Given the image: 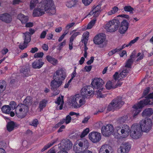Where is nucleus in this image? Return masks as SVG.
Wrapping results in <instances>:
<instances>
[{
    "label": "nucleus",
    "instance_id": "obj_1",
    "mask_svg": "<svg viewBox=\"0 0 153 153\" xmlns=\"http://www.w3.org/2000/svg\"><path fill=\"white\" fill-rule=\"evenodd\" d=\"M45 12L50 15L55 13V7L52 0H45L39 3L36 8L33 10V15L34 17H39L43 15Z\"/></svg>",
    "mask_w": 153,
    "mask_h": 153
},
{
    "label": "nucleus",
    "instance_id": "obj_2",
    "mask_svg": "<svg viewBox=\"0 0 153 153\" xmlns=\"http://www.w3.org/2000/svg\"><path fill=\"white\" fill-rule=\"evenodd\" d=\"M146 99L141 100L137 104L134 105L133 107L134 110L132 113L133 117H135L140 111L139 109L142 108L147 105H152L153 103V93L149 94L146 97Z\"/></svg>",
    "mask_w": 153,
    "mask_h": 153
},
{
    "label": "nucleus",
    "instance_id": "obj_3",
    "mask_svg": "<svg viewBox=\"0 0 153 153\" xmlns=\"http://www.w3.org/2000/svg\"><path fill=\"white\" fill-rule=\"evenodd\" d=\"M103 81L100 78H95L92 81L91 85L93 87L94 91L96 93V94L98 97H103L104 96L102 94L103 92V88L102 86L104 84Z\"/></svg>",
    "mask_w": 153,
    "mask_h": 153
},
{
    "label": "nucleus",
    "instance_id": "obj_4",
    "mask_svg": "<svg viewBox=\"0 0 153 153\" xmlns=\"http://www.w3.org/2000/svg\"><path fill=\"white\" fill-rule=\"evenodd\" d=\"M85 103L86 101L84 97L78 94L72 97L70 104L73 108L77 109L83 105Z\"/></svg>",
    "mask_w": 153,
    "mask_h": 153
},
{
    "label": "nucleus",
    "instance_id": "obj_5",
    "mask_svg": "<svg viewBox=\"0 0 153 153\" xmlns=\"http://www.w3.org/2000/svg\"><path fill=\"white\" fill-rule=\"evenodd\" d=\"M139 126L143 132L147 133L151 129L152 122L150 118H145L142 120L140 122Z\"/></svg>",
    "mask_w": 153,
    "mask_h": 153
},
{
    "label": "nucleus",
    "instance_id": "obj_6",
    "mask_svg": "<svg viewBox=\"0 0 153 153\" xmlns=\"http://www.w3.org/2000/svg\"><path fill=\"white\" fill-rule=\"evenodd\" d=\"M28 110L27 106L23 104H20L16 107V114L18 117L23 118L26 116Z\"/></svg>",
    "mask_w": 153,
    "mask_h": 153
},
{
    "label": "nucleus",
    "instance_id": "obj_7",
    "mask_svg": "<svg viewBox=\"0 0 153 153\" xmlns=\"http://www.w3.org/2000/svg\"><path fill=\"white\" fill-rule=\"evenodd\" d=\"M124 104V102L122 101L121 97H118L113 100L108 105L107 108L109 111H114L119 108Z\"/></svg>",
    "mask_w": 153,
    "mask_h": 153
},
{
    "label": "nucleus",
    "instance_id": "obj_8",
    "mask_svg": "<svg viewBox=\"0 0 153 153\" xmlns=\"http://www.w3.org/2000/svg\"><path fill=\"white\" fill-rule=\"evenodd\" d=\"M142 132L143 131L138 124H134L131 128V136L133 139H137L141 136Z\"/></svg>",
    "mask_w": 153,
    "mask_h": 153
},
{
    "label": "nucleus",
    "instance_id": "obj_9",
    "mask_svg": "<svg viewBox=\"0 0 153 153\" xmlns=\"http://www.w3.org/2000/svg\"><path fill=\"white\" fill-rule=\"evenodd\" d=\"M120 24V22L118 19H114L110 21L106 24L107 31L110 32L115 31L118 29Z\"/></svg>",
    "mask_w": 153,
    "mask_h": 153
},
{
    "label": "nucleus",
    "instance_id": "obj_10",
    "mask_svg": "<svg viewBox=\"0 0 153 153\" xmlns=\"http://www.w3.org/2000/svg\"><path fill=\"white\" fill-rule=\"evenodd\" d=\"M53 80H52L51 82L50 86L51 88V89L53 91H55V92H54L52 96H55L58 94L59 91V90H57V89L62 84L63 82L61 81L55 79H53Z\"/></svg>",
    "mask_w": 153,
    "mask_h": 153
},
{
    "label": "nucleus",
    "instance_id": "obj_11",
    "mask_svg": "<svg viewBox=\"0 0 153 153\" xmlns=\"http://www.w3.org/2000/svg\"><path fill=\"white\" fill-rule=\"evenodd\" d=\"M117 130L118 132L119 131L121 132V137L123 138H126L128 136L130 131L129 126L126 124L117 127Z\"/></svg>",
    "mask_w": 153,
    "mask_h": 153
},
{
    "label": "nucleus",
    "instance_id": "obj_12",
    "mask_svg": "<svg viewBox=\"0 0 153 153\" xmlns=\"http://www.w3.org/2000/svg\"><path fill=\"white\" fill-rule=\"evenodd\" d=\"M59 147L60 150H69L72 146V143L68 139L63 140L59 144Z\"/></svg>",
    "mask_w": 153,
    "mask_h": 153
},
{
    "label": "nucleus",
    "instance_id": "obj_13",
    "mask_svg": "<svg viewBox=\"0 0 153 153\" xmlns=\"http://www.w3.org/2000/svg\"><path fill=\"white\" fill-rule=\"evenodd\" d=\"M93 88L91 86H87L83 87L81 90V94H80L85 98L87 96H91L94 94V91Z\"/></svg>",
    "mask_w": 153,
    "mask_h": 153
},
{
    "label": "nucleus",
    "instance_id": "obj_14",
    "mask_svg": "<svg viewBox=\"0 0 153 153\" xmlns=\"http://www.w3.org/2000/svg\"><path fill=\"white\" fill-rule=\"evenodd\" d=\"M130 69L125 68L119 74L118 72H116L113 75L114 79L115 80L120 81L123 79V78L126 76L128 74Z\"/></svg>",
    "mask_w": 153,
    "mask_h": 153
},
{
    "label": "nucleus",
    "instance_id": "obj_15",
    "mask_svg": "<svg viewBox=\"0 0 153 153\" xmlns=\"http://www.w3.org/2000/svg\"><path fill=\"white\" fill-rule=\"evenodd\" d=\"M88 137L90 140L94 143L99 142L101 138L100 133L96 132H90L89 134Z\"/></svg>",
    "mask_w": 153,
    "mask_h": 153
},
{
    "label": "nucleus",
    "instance_id": "obj_16",
    "mask_svg": "<svg viewBox=\"0 0 153 153\" xmlns=\"http://www.w3.org/2000/svg\"><path fill=\"white\" fill-rule=\"evenodd\" d=\"M65 77V72L61 69L57 70L53 75V79H55L59 80H61L62 82H63Z\"/></svg>",
    "mask_w": 153,
    "mask_h": 153
},
{
    "label": "nucleus",
    "instance_id": "obj_17",
    "mask_svg": "<svg viewBox=\"0 0 153 153\" xmlns=\"http://www.w3.org/2000/svg\"><path fill=\"white\" fill-rule=\"evenodd\" d=\"M113 130V126L111 124H108L102 127L101 131L103 136L108 137L111 134Z\"/></svg>",
    "mask_w": 153,
    "mask_h": 153
},
{
    "label": "nucleus",
    "instance_id": "obj_18",
    "mask_svg": "<svg viewBox=\"0 0 153 153\" xmlns=\"http://www.w3.org/2000/svg\"><path fill=\"white\" fill-rule=\"evenodd\" d=\"M131 146L128 143L122 144L117 149L118 153H128L131 149Z\"/></svg>",
    "mask_w": 153,
    "mask_h": 153
},
{
    "label": "nucleus",
    "instance_id": "obj_19",
    "mask_svg": "<svg viewBox=\"0 0 153 153\" xmlns=\"http://www.w3.org/2000/svg\"><path fill=\"white\" fill-rule=\"evenodd\" d=\"M105 39V35L103 33L99 34L96 36L94 39V42L96 45H100L102 44Z\"/></svg>",
    "mask_w": 153,
    "mask_h": 153
},
{
    "label": "nucleus",
    "instance_id": "obj_20",
    "mask_svg": "<svg viewBox=\"0 0 153 153\" xmlns=\"http://www.w3.org/2000/svg\"><path fill=\"white\" fill-rule=\"evenodd\" d=\"M129 27V23L126 20H123L121 22L119 31L121 34L124 33L128 30Z\"/></svg>",
    "mask_w": 153,
    "mask_h": 153
},
{
    "label": "nucleus",
    "instance_id": "obj_21",
    "mask_svg": "<svg viewBox=\"0 0 153 153\" xmlns=\"http://www.w3.org/2000/svg\"><path fill=\"white\" fill-rule=\"evenodd\" d=\"M78 146H80L82 151L87 149L89 146V143L88 140L85 139H81L77 142Z\"/></svg>",
    "mask_w": 153,
    "mask_h": 153
},
{
    "label": "nucleus",
    "instance_id": "obj_22",
    "mask_svg": "<svg viewBox=\"0 0 153 153\" xmlns=\"http://www.w3.org/2000/svg\"><path fill=\"white\" fill-rule=\"evenodd\" d=\"M0 20L6 23H9L11 22L12 18L10 14L5 13L0 14Z\"/></svg>",
    "mask_w": 153,
    "mask_h": 153
},
{
    "label": "nucleus",
    "instance_id": "obj_23",
    "mask_svg": "<svg viewBox=\"0 0 153 153\" xmlns=\"http://www.w3.org/2000/svg\"><path fill=\"white\" fill-rule=\"evenodd\" d=\"M112 152L113 149L112 147L107 144L102 146L100 151V153H111Z\"/></svg>",
    "mask_w": 153,
    "mask_h": 153
},
{
    "label": "nucleus",
    "instance_id": "obj_24",
    "mask_svg": "<svg viewBox=\"0 0 153 153\" xmlns=\"http://www.w3.org/2000/svg\"><path fill=\"white\" fill-rule=\"evenodd\" d=\"M135 51H134L132 52V54L130 56V58L128 59L125 65V67H127L128 68H131V65L132 64L134 60H135Z\"/></svg>",
    "mask_w": 153,
    "mask_h": 153
},
{
    "label": "nucleus",
    "instance_id": "obj_25",
    "mask_svg": "<svg viewBox=\"0 0 153 153\" xmlns=\"http://www.w3.org/2000/svg\"><path fill=\"white\" fill-rule=\"evenodd\" d=\"M44 64V62L42 61V59H40L36 60L32 63V67L35 69H39Z\"/></svg>",
    "mask_w": 153,
    "mask_h": 153
},
{
    "label": "nucleus",
    "instance_id": "obj_26",
    "mask_svg": "<svg viewBox=\"0 0 153 153\" xmlns=\"http://www.w3.org/2000/svg\"><path fill=\"white\" fill-rule=\"evenodd\" d=\"M153 113V111L152 108H147L144 110L142 113V115L143 117L150 116Z\"/></svg>",
    "mask_w": 153,
    "mask_h": 153
},
{
    "label": "nucleus",
    "instance_id": "obj_27",
    "mask_svg": "<svg viewBox=\"0 0 153 153\" xmlns=\"http://www.w3.org/2000/svg\"><path fill=\"white\" fill-rule=\"evenodd\" d=\"M17 18L21 21L22 23H26L28 20V16H25L22 13H20L17 16Z\"/></svg>",
    "mask_w": 153,
    "mask_h": 153
},
{
    "label": "nucleus",
    "instance_id": "obj_28",
    "mask_svg": "<svg viewBox=\"0 0 153 153\" xmlns=\"http://www.w3.org/2000/svg\"><path fill=\"white\" fill-rule=\"evenodd\" d=\"M101 5L100 4L96 6H94L92 8V10L90 12L88 15H92L95 12L100 13L101 11Z\"/></svg>",
    "mask_w": 153,
    "mask_h": 153
},
{
    "label": "nucleus",
    "instance_id": "obj_29",
    "mask_svg": "<svg viewBox=\"0 0 153 153\" xmlns=\"http://www.w3.org/2000/svg\"><path fill=\"white\" fill-rule=\"evenodd\" d=\"M33 100L32 98L31 97L28 96L23 101V103L24 104L29 106H30L33 103Z\"/></svg>",
    "mask_w": 153,
    "mask_h": 153
},
{
    "label": "nucleus",
    "instance_id": "obj_30",
    "mask_svg": "<svg viewBox=\"0 0 153 153\" xmlns=\"http://www.w3.org/2000/svg\"><path fill=\"white\" fill-rule=\"evenodd\" d=\"M24 41L25 42H26V43H28L31 40V36L29 34V32H26L25 33H23Z\"/></svg>",
    "mask_w": 153,
    "mask_h": 153
},
{
    "label": "nucleus",
    "instance_id": "obj_31",
    "mask_svg": "<svg viewBox=\"0 0 153 153\" xmlns=\"http://www.w3.org/2000/svg\"><path fill=\"white\" fill-rule=\"evenodd\" d=\"M46 59L48 62L54 65H56L58 62L56 59L49 55L46 56Z\"/></svg>",
    "mask_w": 153,
    "mask_h": 153
},
{
    "label": "nucleus",
    "instance_id": "obj_32",
    "mask_svg": "<svg viewBox=\"0 0 153 153\" xmlns=\"http://www.w3.org/2000/svg\"><path fill=\"white\" fill-rule=\"evenodd\" d=\"M48 102V100L45 99L42 100L39 102V107L40 109V111L42 110L43 108L46 107Z\"/></svg>",
    "mask_w": 153,
    "mask_h": 153
},
{
    "label": "nucleus",
    "instance_id": "obj_33",
    "mask_svg": "<svg viewBox=\"0 0 153 153\" xmlns=\"http://www.w3.org/2000/svg\"><path fill=\"white\" fill-rule=\"evenodd\" d=\"M58 140V138H56V139L53 140L51 143H48L47 145L44 146V147L41 149V151L42 152H43L45 150H47L48 148L51 147L53 144L55 143Z\"/></svg>",
    "mask_w": 153,
    "mask_h": 153
},
{
    "label": "nucleus",
    "instance_id": "obj_34",
    "mask_svg": "<svg viewBox=\"0 0 153 153\" xmlns=\"http://www.w3.org/2000/svg\"><path fill=\"white\" fill-rule=\"evenodd\" d=\"M70 34H72L70 38V40L73 41L74 39L78 35L80 34V32H75V30H73L71 32Z\"/></svg>",
    "mask_w": 153,
    "mask_h": 153
},
{
    "label": "nucleus",
    "instance_id": "obj_35",
    "mask_svg": "<svg viewBox=\"0 0 153 153\" xmlns=\"http://www.w3.org/2000/svg\"><path fill=\"white\" fill-rule=\"evenodd\" d=\"M39 4L38 0H31L30 1V7L31 9H33L36 5L37 6Z\"/></svg>",
    "mask_w": 153,
    "mask_h": 153
},
{
    "label": "nucleus",
    "instance_id": "obj_36",
    "mask_svg": "<svg viewBox=\"0 0 153 153\" xmlns=\"http://www.w3.org/2000/svg\"><path fill=\"white\" fill-rule=\"evenodd\" d=\"M15 124L13 122L11 121L7 124V130L9 131H11L14 129Z\"/></svg>",
    "mask_w": 153,
    "mask_h": 153
},
{
    "label": "nucleus",
    "instance_id": "obj_37",
    "mask_svg": "<svg viewBox=\"0 0 153 153\" xmlns=\"http://www.w3.org/2000/svg\"><path fill=\"white\" fill-rule=\"evenodd\" d=\"M128 117L127 116H123L119 118L117 121L118 123L121 124L126 123L127 121Z\"/></svg>",
    "mask_w": 153,
    "mask_h": 153
},
{
    "label": "nucleus",
    "instance_id": "obj_38",
    "mask_svg": "<svg viewBox=\"0 0 153 153\" xmlns=\"http://www.w3.org/2000/svg\"><path fill=\"white\" fill-rule=\"evenodd\" d=\"M1 110L4 113L9 114L10 111V107L8 105H5L2 107Z\"/></svg>",
    "mask_w": 153,
    "mask_h": 153
},
{
    "label": "nucleus",
    "instance_id": "obj_39",
    "mask_svg": "<svg viewBox=\"0 0 153 153\" xmlns=\"http://www.w3.org/2000/svg\"><path fill=\"white\" fill-rule=\"evenodd\" d=\"M80 148V146H78V143L77 142L74 145L73 147V150L76 153H80L83 151Z\"/></svg>",
    "mask_w": 153,
    "mask_h": 153
},
{
    "label": "nucleus",
    "instance_id": "obj_40",
    "mask_svg": "<svg viewBox=\"0 0 153 153\" xmlns=\"http://www.w3.org/2000/svg\"><path fill=\"white\" fill-rule=\"evenodd\" d=\"M118 10V8L117 7L115 6L112 8V10L109 11L108 13V15H111L115 13Z\"/></svg>",
    "mask_w": 153,
    "mask_h": 153
},
{
    "label": "nucleus",
    "instance_id": "obj_41",
    "mask_svg": "<svg viewBox=\"0 0 153 153\" xmlns=\"http://www.w3.org/2000/svg\"><path fill=\"white\" fill-rule=\"evenodd\" d=\"M106 88L107 89H114V86L113 85V84L111 81H108L106 84Z\"/></svg>",
    "mask_w": 153,
    "mask_h": 153
},
{
    "label": "nucleus",
    "instance_id": "obj_42",
    "mask_svg": "<svg viewBox=\"0 0 153 153\" xmlns=\"http://www.w3.org/2000/svg\"><path fill=\"white\" fill-rule=\"evenodd\" d=\"M89 33L88 31H86L83 34V39L82 40V42H87L88 41V38L89 37Z\"/></svg>",
    "mask_w": 153,
    "mask_h": 153
},
{
    "label": "nucleus",
    "instance_id": "obj_43",
    "mask_svg": "<svg viewBox=\"0 0 153 153\" xmlns=\"http://www.w3.org/2000/svg\"><path fill=\"white\" fill-rule=\"evenodd\" d=\"M63 98L64 97L62 96H61V98L60 97H58L57 100L55 102L57 104L59 105L61 104L62 105H63L64 103Z\"/></svg>",
    "mask_w": 153,
    "mask_h": 153
},
{
    "label": "nucleus",
    "instance_id": "obj_44",
    "mask_svg": "<svg viewBox=\"0 0 153 153\" xmlns=\"http://www.w3.org/2000/svg\"><path fill=\"white\" fill-rule=\"evenodd\" d=\"M96 20V19L94 18L91 21L88 25L87 28L89 29L91 28L95 24Z\"/></svg>",
    "mask_w": 153,
    "mask_h": 153
},
{
    "label": "nucleus",
    "instance_id": "obj_45",
    "mask_svg": "<svg viewBox=\"0 0 153 153\" xmlns=\"http://www.w3.org/2000/svg\"><path fill=\"white\" fill-rule=\"evenodd\" d=\"M135 53L134 54V59L136 58H137V59L136 60V61H138L142 59L144 57V54L142 53H138L137 56L135 55Z\"/></svg>",
    "mask_w": 153,
    "mask_h": 153
},
{
    "label": "nucleus",
    "instance_id": "obj_46",
    "mask_svg": "<svg viewBox=\"0 0 153 153\" xmlns=\"http://www.w3.org/2000/svg\"><path fill=\"white\" fill-rule=\"evenodd\" d=\"M89 128H86L82 132V133L80 135V137L81 138H83L86 135L88 134L89 133Z\"/></svg>",
    "mask_w": 153,
    "mask_h": 153
},
{
    "label": "nucleus",
    "instance_id": "obj_47",
    "mask_svg": "<svg viewBox=\"0 0 153 153\" xmlns=\"http://www.w3.org/2000/svg\"><path fill=\"white\" fill-rule=\"evenodd\" d=\"M6 87V82L4 80H3L0 82V88L2 91H3L5 89Z\"/></svg>",
    "mask_w": 153,
    "mask_h": 153
},
{
    "label": "nucleus",
    "instance_id": "obj_48",
    "mask_svg": "<svg viewBox=\"0 0 153 153\" xmlns=\"http://www.w3.org/2000/svg\"><path fill=\"white\" fill-rule=\"evenodd\" d=\"M38 123V121L36 119H34L32 121L29 123L30 125L33 126L34 127H36Z\"/></svg>",
    "mask_w": 153,
    "mask_h": 153
},
{
    "label": "nucleus",
    "instance_id": "obj_49",
    "mask_svg": "<svg viewBox=\"0 0 153 153\" xmlns=\"http://www.w3.org/2000/svg\"><path fill=\"white\" fill-rule=\"evenodd\" d=\"M76 4L75 1L73 0L71 1L66 3V5L68 7H71L74 6Z\"/></svg>",
    "mask_w": 153,
    "mask_h": 153
},
{
    "label": "nucleus",
    "instance_id": "obj_50",
    "mask_svg": "<svg viewBox=\"0 0 153 153\" xmlns=\"http://www.w3.org/2000/svg\"><path fill=\"white\" fill-rule=\"evenodd\" d=\"M120 51V49L119 48H116L115 49H113L109 52L108 53V55L109 56H111L113 54L117 52H118Z\"/></svg>",
    "mask_w": 153,
    "mask_h": 153
},
{
    "label": "nucleus",
    "instance_id": "obj_51",
    "mask_svg": "<svg viewBox=\"0 0 153 153\" xmlns=\"http://www.w3.org/2000/svg\"><path fill=\"white\" fill-rule=\"evenodd\" d=\"M124 10L126 12H129L131 13L134 10V9L130 6H126L124 7Z\"/></svg>",
    "mask_w": 153,
    "mask_h": 153
},
{
    "label": "nucleus",
    "instance_id": "obj_52",
    "mask_svg": "<svg viewBox=\"0 0 153 153\" xmlns=\"http://www.w3.org/2000/svg\"><path fill=\"white\" fill-rule=\"evenodd\" d=\"M43 55L44 53L42 52L36 53L34 55V58H42L43 57Z\"/></svg>",
    "mask_w": 153,
    "mask_h": 153
},
{
    "label": "nucleus",
    "instance_id": "obj_53",
    "mask_svg": "<svg viewBox=\"0 0 153 153\" xmlns=\"http://www.w3.org/2000/svg\"><path fill=\"white\" fill-rule=\"evenodd\" d=\"M27 44L28 43H26V42H25L24 41V43L22 44L21 43L19 45V48L21 50H24L27 47Z\"/></svg>",
    "mask_w": 153,
    "mask_h": 153
},
{
    "label": "nucleus",
    "instance_id": "obj_54",
    "mask_svg": "<svg viewBox=\"0 0 153 153\" xmlns=\"http://www.w3.org/2000/svg\"><path fill=\"white\" fill-rule=\"evenodd\" d=\"M139 37H136L135 39L133 40H131L128 44L126 45L127 46H129L133 44L136 42L137 41Z\"/></svg>",
    "mask_w": 153,
    "mask_h": 153
},
{
    "label": "nucleus",
    "instance_id": "obj_55",
    "mask_svg": "<svg viewBox=\"0 0 153 153\" xmlns=\"http://www.w3.org/2000/svg\"><path fill=\"white\" fill-rule=\"evenodd\" d=\"M10 107L11 108L12 110H13L16 109V104L15 102L14 101H12L10 102Z\"/></svg>",
    "mask_w": 153,
    "mask_h": 153
},
{
    "label": "nucleus",
    "instance_id": "obj_56",
    "mask_svg": "<svg viewBox=\"0 0 153 153\" xmlns=\"http://www.w3.org/2000/svg\"><path fill=\"white\" fill-rule=\"evenodd\" d=\"M48 31V30H46L43 31L41 33L40 38L41 39H44L45 38L47 34V32Z\"/></svg>",
    "mask_w": 153,
    "mask_h": 153
},
{
    "label": "nucleus",
    "instance_id": "obj_57",
    "mask_svg": "<svg viewBox=\"0 0 153 153\" xmlns=\"http://www.w3.org/2000/svg\"><path fill=\"white\" fill-rule=\"evenodd\" d=\"M71 118L69 115H68L66 117L65 120V123L68 124L69 123L71 120Z\"/></svg>",
    "mask_w": 153,
    "mask_h": 153
},
{
    "label": "nucleus",
    "instance_id": "obj_58",
    "mask_svg": "<svg viewBox=\"0 0 153 153\" xmlns=\"http://www.w3.org/2000/svg\"><path fill=\"white\" fill-rule=\"evenodd\" d=\"M93 0H82L83 3L85 6H88L92 2Z\"/></svg>",
    "mask_w": 153,
    "mask_h": 153
},
{
    "label": "nucleus",
    "instance_id": "obj_59",
    "mask_svg": "<svg viewBox=\"0 0 153 153\" xmlns=\"http://www.w3.org/2000/svg\"><path fill=\"white\" fill-rule=\"evenodd\" d=\"M150 90V88L149 87L146 88L144 90L143 93V96H145L149 92Z\"/></svg>",
    "mask_w": 153,
    "mask_h": 153
},
{
    "label": "nucleus",
    "instance_id": "obj_60",
    "mask_svg": "<svg viewBox=\"0 0 153 153\" xmlns=\"http://www.w3.org/2000/svg\"><path fill=\"white\" fill-rule=\"evenodd\" d=\"M75 24V23L74 22H72L69 23L66 26L65 29H67L69 30L70 28L74 26Z\"/></svg>",
    "mask_w": 153,
    "mask_h": 153
},
{
    "label": "nucleus",
    "instance_id": "obj_61",
    "mask_svg": "<svg viewBox=\"0 0 153 153\" xmlns=\"http://www.w3.org/2000/svg\"><path fill=\"white\" fill-rule=\"evenodd\" d=\"M38 50V48L36 47L33 48H31L30 52L32 53H35Z\"/></svg>",
    "mask_w": 153,
    "mask_h": 153
},
{
    "label": "nucleus",
    "instance_id": "obj_62",
    "mask_svg": "<svg viewBox=\"0 0 153 153\" xmlns=\"http://www.w3.org/2000/svg\"><path fill=\"white\" fill-rule=\"evenodd\" d=\"M92 66L91 65L86 66H85L84 68L86 71L89 72L91 71L92 68Z\"/></svg>",
    "mask_w": 153,
    "mask_h": 153
},
{
    "label": "nucleus",
    "instance_id": "obj_63",
    "mask_svg": "<svg viewBox=\"0 0 153 153\" xmlns=\"http://www.w3.org/2000/svg\"><path fill=\"white\" fill-rule=\"evenodd\" d=\"M8 51V50L6 48H4L1 51V53L3 54L4 55L6 54Z\"/></svg>",
    "mask_w": 153,
    "mask_h": 153
},
{
    "label": "nucleus",
    "instance_id": "obj_64",
    "mask_svg": "<svg viewBox=\"0 0 153 153\" xmlns=\"http://www.w3.org/2000/svg\"><path fill=\"white\" fill-rule=\"evenodd\" d=\"M66 42V40H64L63 42L61 43H60L59 45V49H61L63 46L65 45Z\"/></svg>",
    "mask_w": 153,
    "mask_h": 153
}]
</instances>
